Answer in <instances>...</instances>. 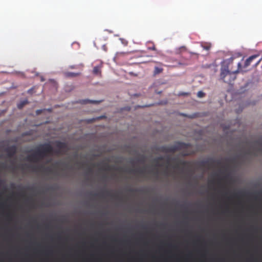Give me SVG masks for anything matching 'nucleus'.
<instances>
[{"label":"nucleus","instance_id":"1a4fd4ad","mask_svg":"<svg viewBox=\"0 0 262 262\" xmlns=\"http://www.w3.org/2000/svg\"><path fill=\"white\" fill-rule=\"evenodd\" d=\"M102 68V63H100L99 65L95 66L93 70V73L94 74L96 75H100L101 74V69Z\"/></svg>","mask_w":262,"mask_h":262},{"label":"nucleus","instance_id":"c85d7f7f","mask_svg":"<svg viewBox=\"0 0 262 262\" xmlns=\"http://www.w3.org/2000/svg\"><path fill=\"white\" fill-rule=\"evenodd\" d=\"M207 164V162H203V165L205 166Z\"/></svg>","mask_w":262,"mask_h":262},{"label":"nucleus","instance_id":"e433bc0d","mask_svg":"<svg viewBox=\"0 0 262 262\" xmlns=\"http://www.w3.org/2000/svg\"><path fill=\"white\" fill-rule=\"evenodd\" d=\"M39 112H40V111L38 110V111H37V113H38V114Z\"/></svg>","mask_w":262,"mask_h":262},{"label":"nucleus","instance_id":"f03ea898","mask_svg":"<svg viewBox=\"0 0 262 262\" xmlns=\"http://www.w3.org/2000/svg\"><path fill=\"white\" fill-rule=\"evenodd\" d=\"M234 58L231 57L230 58L224 60L223 65L221 68V77L225 82L228 83H231L236 79V74L242 70V64L241 62L237 63L238 69L233 71L229 70V66L233 62Z\"/></svg>","mask_w":262,"mask_h":262},{"label":"nucleus","instance_id":"6e6552de","mask_svg":"<svg viewBox=\"0 0 262 262\" xmlns=\"http://www.w3.org/2000/svg\"><path fill=\"white\" fill-rule=\"evenodd\" d=\"M127 172L133 174H143L144 172V170L143 169H130L128 170Z\"/></svg>","mask_w":262,"mask_h":262},{"label":"nucleus","instance_id":"9d476101","mask_svg":"<svg viewBox=\"0 0 262 262\" xmlns=\"http://www.w3.org/2000/svg\"><path fill=\"white\" fill-rule=\"evenodd\" d=\"M254 146L255 147H260L258 148V152H262V141L261 140H258L254 142Z\"/></svg>","mask_w":262,"mask_h":262},{"label":"nucleus","instance_id":"b1692460","mask_svg":"<svg viewBox=\"0 0 262 262\" xmlns=\"http://www.w3.org/2000/svg\"><path fill=\"white\" fill-rule=\"evenodd\" d=\"M42 168H43V166H41V167H35L34 168V170H39L41 169Z\"/></svg>","mask_w":262,"mask_h":262},{"label":"nucleus","instance_id":"39448f33","mask_svg":"<svg viewBox=\"0 0 262 262\" xmlns=\"http://www.w3.org/2000/svg\"><path fill=\"white\" fill-rule=\"evenodd\" d=\"M5 151L7 153V156L9 158H12L17 153V146L12 145L5 148Z\"/></svg>","mask_w":262,"mask_h":262},{"label":"nucleus","instance_id":"20e7f679","mask_svg":"<svg viewBox=\"0 0 262 262\" xmlns=\"http://www.w3.org/2000/svg\"><path fill=\"white\" fill-rule=\"evenodd\" d=\"M95 259V262H109L104 260L102 258V255L98 253ZM111 262H115V234L112 232L111 235Z\"/></svg>","mask_w":262,"mask_h":262},{"label":"nucleus","instance_id":"4c0bfd02","mask_svg":"<svg viewBox=\"0 0 262 262\" xmlns=\"http://www.w3.org/2000/svg\"><path fill=\"white\" fill-rule=\"evenodd\" d=\"M126 262H132V261H130V260H129L128 261H126Z\"/></svg>","mask_w":262,"mask_h":262},{"label":"nucleus","instance_id":"a211bd4d","mask_svg":"<svg viewBox=\"0 0 262 262\" xmlns=\"http://www.w3.org/2000/svg\"><path fill=\"white\" fill-rule=\"evenodd\" d=\"M196 96L198 98H201L205 96V94L202 91L198 92Z\"/></svg>","mask_w":262,"mask_h":262},{"label":"nucleus","instance_id":"423d86ee","mask_svg":"<svg viewBox=\"0 0 262 262\" xmlns=\"http://www.w3.org/2000/svg\"><path fill=\"white\" fill-rule=\"evenodd\" d=\"M93 167H98L100 170L103 171L106 169V168L108 167L107 164L105 163L104 162H101L97 164H93Z\"/></svg>","mask_w":262,"mask_h":262},{"label":"nucleus","instance_id":"f3484780","mask_svg":"<svg viewBox=\"0 0 262 262\" xmlns=\"http://www.w3.org/2000/svg\"><path fill=\"white\" fill-rule=\"evenodd\" d=\"M211 47V45H210V43H206L205 45H202V47L207 51L209 50L210 49Z\"/></svg>","mask_w":262,"mask_h":262},{"label":"nucleus","instance_id":"f257e3e1","mask_svg":"<svg viewBox=\"0 0 262 262\" xmlns=\"http://www.w3.org/2000/svg\"><path fill=\"white\" fill-rule=\"evenodd\" d=\"M55 144L57 148L55 151L52 145L49 143L41 145L33 155L27 157V161L37 162L43 159L47 154H52L54 152L56 155H62L69 150L68 145L65 142L57 141L55 142Z\"/></svg>","mask_w":262,"mask_h":262},{"label":"nucleus","instance_id":"393cba45","mask_svg":"<svg viewBox=\"0 0 262 262\" xmlns=\"http://www.w3.org/2000/svg\"><path fill=\"white\" fill-rule=\"evenodd\" d=\"M92 172H93V170H92V168H90L88 169V173H92Z\"/></svg>","mask_w":262,"mask_h":262},{"label":"nucleus","instance_id":"7c9ffc66","mask_svg":"<svg viewBox=\"0 0 262 262\" xmlns=\"http://www.w3.org/2000/svg\"><path fill=\"white\" fill-rule=\"evenodd\" d=\"M139 161H140V162H144V159H141L139 160Z\"/></svg>","mask_w":262,"mask_h":262},{"label":"nucleus","instance_id":"aec40b11","mask_svg":"<svg viewBox=\"0 0 262 262\" xmlns=\"http://www.w3.org/2000/svg\"><path fill=\"white\" fill-rule=\"evenodd\" d=\"M44 170L45 172H49V173H51L53 172V169L51 167H47V168H45Z\"/></svg>","mask_w":262,"mask_h":262},{"label":"nucleus","instance_id":"6ab92c4d","mask_svg":"<svg viewBox=\"0 0 262 262\" xmlns=\"http://www.w3.org/2000/svg\"><path fill=\"white\" fill-rule=\"evenodd\" d=\"M105 118V116H100V117H97L96 118H93V119H91L89 120V122H93L94 121H95V120H100V119H103Z\"/></svg>","mask_w":262,"mask_h":262},{"label":"nucleus","instance_id":"ea45409f","mask_svg":"<svg viewBox=\"0 0 262 262\" xmlns=\"http://www.w3.org/2000/svg\"><path fill=\"white\" fill-rule=\"evenodd\" d=\"M116 241H117L116 240Z\"/></svg>","mask_w":262,"mask_h":262},{"label":"nucleus","instance_id":"dca6fc26","mask_svg":"<svg viewBox=\"0 0 262 262\" xmlns=\"http://www.w3.org/2000/svg\"><path fill=\"white\" fill-rule=\"evenodd\" d=\"M79 75V73H73V72H68L66 73V76L67 77H76Z\"/></svg>","mask_w":262,"mask_h":262},{"label":"nucleus","instance_id":"4be33fe9","mask_svg":"<svg viewBox=\"0 0 262 262\" xmlns=\"http://www.w3.org/2000/svg\"><path fill=\"white\" fill-rule=\"evenodd\" d=\"M248 154H252V155H254V156H257V152H253V153H252L250 150H249V151H248Z\"/></svg>","mask_w":262,"mask_h":262},{"label":"nucleus","instance_id":"0eeeda50","mask_svg":"<svg viewBox=\"0 0 262 262\" xmlns=\"http://www.w3.org/2000/svg\"><path fill=\"white\" fill-rule=\"evenodd\" d=\"M259 55L258 54H254V55H253L250 56L248 58H247L246 59V60L245 62L244 68H247L248 66H249L251 64L252 61L254 59L257 58L258 57H259Z\"/></svg>","mask_w":262,"mask_h":262},{"label":"nucleus","instance_id":"7ed1b4c3","mask_svg":"<svg viewBox=\"0 0 262 262\" xmlns=\"http://www.w3.org/2000/svg\"><path fill=\"white\" fill-rule=\"evenodd\" d=\"M189 146V144L178 142L173 145L162 146L160 148V151L165 153H174L177 151L186 149Z\"/></svg>","mask_w":262,"mask_h":262},{"label":"nucleus","instance_id":"9b49d317","mask_svg":"<svg viewBox=\"0 0 262 262\" xmlns=\"http://www.w3.org/2000/svg\"><path fill=\"white\" fill-rule=\"evenodd\" d=\"M92 196L94 199H96L97 198H102L104 196V191H99V192H95V193H93Z\"/></svg>","mask_w":262,"mask_h":262},{"label":"nucleus","instance_id":"2f4dec72","mask_svg":"<svg viewBox=\"0 0 262 262\" xmlns=\"http://www.w3.org/2000/svg\"><path fill=\"white\" fill-rule=\"evenodd\" d=\"M7 217H8V218H10V214L9 213H8V214H7Z\"/></svg>","mask_w":262,"mask_h":262},{"label":"nucleus","instance_id":"c9c22d12","mask_svg":"<svg viewBox=\"0 0 262 262\" xmlns=\"http://www.w3.org/2000/svg\"><path fill=\"white\" fill-rule=\"evenodd\" d=\"M44 80H44V79H43V78H41V81H43Z\"/></svg>","mask_w":262,"mask_h":262},{"label":"nucleus","instance_id":"5701e85b","mask_svg":"<svg viewBox=\"0 0 262 262\" xmlns=\"http://www.w3.org/2000/svg\"><path fill=\"white\" fill-rule=\"evenodd\" d=\"M182 115L183 116H184V117H189V118H193V117H193V116H187L186 115H185V114H182Z\"/></svg>","mask_w":262,"mask_h":262},{"label":"nucleus","instance_id":"72a5a7b5","mask_svg":"<svg viewBox=\"0 0 262 262\" xmlns=\"http://www.w3.org/2000/svg\"><path fill=\"white\" fill-rule=\"evenodd\" d=\"M133 191H134V190H133V189H129V191H130V192H133Z\"/></svg>","mask_w":262,"mask_h":262},{"label":"nucleus","instance_id":"58836bf2","mask_svg":"<svg viewBox=\"0 0 262 262\" xmlns=\"http://www.w3.org/2000/svg\"><path fill=\"white\" fill-rule=\"evenodd\" d=\"M115 196L116 197L117 196V194L115 195Z\"/></svg>","mask_w":262,"mask_h":262},{"label":"nucleus","instance_id":"ddd939ff","mask_svg":"<svg viewBox=\"0 0 262 262\" xmlns=\"http://www.w3.org/2000/svg\"><path fill=\"white\" fill-rule=\"evenodd\" d=\"M100 101H96V100H83L81 101V103L82 104H86L88 103H92L95 104H97L99 103Z\"/></svg>","mask_w":262,"mask_h":262},{"label":"nucleus","instance_id":"c756f323","mask_svg":"<svg viewBox=\"0 0 262 262\" xmlns=\"http://www.w3.org/2000/svg\"><path fill=\"white\" fill-rule=\"evenodd\" d=\"M150 49H151L152 50H156V48L155 46H153L152 48H150Z\"/></svg>","mask_w":262,"mask_h":262},{"label":"nucleus","instance_id":"412c9836","mask_svg":"<svg viewBox=\"0 0 262 262\" xmlns=\"http://www.w3.org/2000/svg\"><path fill=\"white\" fill-rule=\"evenodd\" d=\"M119 39H120V40L121 41V43H122L123 45H124V46L127 45V44L128 42H127V41L126 39H123V38H120Z\"/></svg>","mask_w":262,"mask_h":262},{"label":"nucleus","instance_id":"f704fd0d","mask_svg":"<svg viewBox=\"0 0 262 262\" xmlns=\"http://www.w3.org/2000/svg\"><path fill=\"white\" fill-rule=\"evenodd\" d=\"M91 256L92 257H93L95 256V255H94V254H91Z\"/></svg>","mask_w":262,"mask_h":262},{"label":"nucleus","instance_id":"bb28decb","mask_svg":"<svg viewBox=\"0 0 262 262\" xmlns=\"http://www.w3.org/2000/svg\"><path fill=\"white\" fill-rule=\"evenodd\" d=\"M260 61H261V59H259L257 61V62L255 63V66H257L258 64H259V63H260Z\"/></svg>","mask_w":262,"mask_h":262},{"label":"nucleus","instance_id":"4468645a","mask_svg":"<svg viewBox=\"0 0 262 262\" xmlns=\"http://www.w3.org/2000/svg\"><path fill=\"white\" fill-rule=\"evenodd\" d=\"M162 160H163V157H159L155 158L153 161L154 163H156V166H158L159 162L161 161Z\"/></svg>","mask_w":262,"mask_h":262},{"label":"nucleus","instance_id":"473e14b6","mask_svg":"<svg viewBox=\"0 0 262 262\" xmlns=\"http://www.w3.org/2000/svg\"><path fill=\"white\" fill-rule=\"evenodd\" d=\"M59 164V162H57V163H56L55 164V166H57V165H58Z\"/></svg>","mask_w":262,"mask_h":262},{"label":"nucleus","instance_id":"2eb2a0df","mask_svg":"<svg viewBox=\"0 0 262 262\" xmlns=\"http://www.w3.org/2000/svg\"><path fill=\"white\" fill-rule=\"evenodd\" d=\"M27 103V100H24L17 104V107L19 109L22 108Z\"/></svg>","mask_w":262,"mask_h":262},{"label":"nucleus","instance_id":"f8f14e48","mask_svg":"<svg viewBox=\"0 0 262 262\" xmlns=\"http://www.w3.org/2000/svg\"><path fill=\"white\" fill-rule=\"evenodd\" d=\"M163 69L162 68L155 67L154 68V75H157L163 71Z\"/></svg>","mask_w":262,"mask_h":262},{"label":"nucleus","instance_id":"cd10ccee","mask_svg":"<svg viewBox=\"0 0 262 262\" xmlns=\"http://www.w3.org/2000/svg\"><path fill=\"white\" fill-rule=\"evenodd\" d=\"M181 163L182 165H185L186 164V162H185V161H182V162H181Z\"/></svg>","mask_w":262,"mask_h":262},{"label":"nucleus","instance_id":"a878e982","mask_svg":"<svg viewBox=\"0 0 262 262\" xmlns=\"http://www.w3.org/2000/svg\"><path fill=\"white\" fill-rule=\"evenodd\" d=\"M166 161V163L167 164H169V163H170V159H169V158H167Z\"/></svg>","mask_w":262,"mask_h":262}]
</instances>
